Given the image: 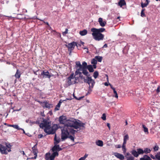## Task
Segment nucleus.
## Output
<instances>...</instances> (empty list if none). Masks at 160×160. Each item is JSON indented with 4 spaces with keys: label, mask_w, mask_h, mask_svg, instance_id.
Segmentation results:
<instances>
[{
    "label": "nucleus",
    "mask_w": 160,
    "mask_h": 160,
    "mask_svg": "<svg viewBox=\"0 0 160 160\" xmlns=\"http://www.w3.org/2000/svg\"><path fill=\"white\" fill-rule=\"evenodd\" d=\"M59 121L60 123L64 124L63 127H60L61 129V139L63 141L67 138L69 133H75L77 129L81 127H84V124L81 122H77L73 118L68 119L66 116H62L59 117Z\"/></svg>",
    "instance_id": "f257e3e1"
},
{
    "label": "nucleus",
    "mask_w": 160,
    "mask_h": 160,
    "mask_svg": "<svg viewBox=\"0 0 160 160\" xmlns=\"http://www.w3.org/2000/svg\"><path fill=\"white\" fill-rule=\"evenodd\" d=\"M40 128L44 129V131L48 134H53L55 131L58 128L57 124H54L51 126V122L47 120L43 119L42 123L40 124Z\"/></svg>",
    "instance_id": "f03ea898"
},
{
    "label": "nucleus",
    "mask_w": 160,
    "mask_h": 160,
    "mask_svg": "<svg viewBox=\"0 0 160 160\" xmlns=\"http://www.w3.org/2000/svg\"><path fill=\"white\" fill-rule=\"evenodd\" d=\"M91 31L92 32V35L93 38L96 41L102 40L103 39L104 35L101 33H98L92 29H91Z\"/></svg>",
    "instance_id": "7ed1b4c3"
},
{
    "label": "nucleus",
    "mask_w": 160,
    "mask_h": 160,
    "mask_svg": "<svg viewBox=\"0 0 160 160\" xmlns=\"http://www.w3.org/2000/svg\"><path fill=\"white\" fill-rule=\"evenodd\" d=\"M87 79L83 78L84 82L87 83L89 85V89L91 88H92L95 84V82L94 80L92 79L91 77H87Z\"/></svg>",
    "instance_id": "20e7f679"
},
{
    "label": "nucleus",
    "mask_w": 160,
    "mask_h": 160,
    "mask_svg": "<svg viewBox=\"0 0 160 160\" xmlns=\"http://www.w3.org/2000/svg\"><path fill=\"white\" fill-rule=\"evenodd\" d=\"M75 81V78H74L73 73L71 74L67 79V83L69 85L76 83Z\"/></svg>",
    "instance_id": "39448f33"
},
{
    "label": "nucleus",
    "mask_w": 160,
    "mask_h": 160,
    "mask_svg": "<svg viewBox=\"0 0 160 160\" xmlns=\"http://www.w3.org/2000/svg\"><path fill=\"white\" fill-rule=\"evenodd\" d=\"M58 152H54L51 155L50 153H47L46 154V157L47 159L50 160H54L56 156H58Z\"/></svg>",
    "instance_id": "423d86ee"
},
{
    "label": "nucleus",
    "mask_w": 160,
    "mask_h": 160,
    "mask_svg": "<svg viewBox=\"0 0 160 160\" xmlns=\"http://www.w3.org/2000/svg\"><path fill=\"white\" fill-rule=\"evenodd\" d=\"M83 68H84V67H80L77 69L76 71L75 72V76L79 75V77L82 79L83 78V76L82 75V72L83 70Z\"/></svg>",
    "instance_id": "0eeeda50"
},
{
    "label": "nucleus",
    "mask_w": 160,
    "mask_h": 160,
    "mask_svg": "<svg viewBox=\"0 0 160 160\" xmlns=\"http://www.w3.org/2000/svg\"><path fill=\"white\" fill-rule=\"evenodd\" d=\"M80 45V44H77L76 42H72L71 43H69L68 45H66V46L68 48V49H73L74 48V47L75 46H76L77 47L78 46V45Z\"/></svg>",
    "instance_id": "6e6552de"
},
{
    "label": "nucleus",
    "mask_w": 160,
    "mask_h": 160,
    "mask_svg": "<svg viewBox=\"0 0 160 160\" xmlns=\"http://www.w3.org/2000/svg\"><path fill=\"white\" fill-rule=\"evenodd\" d=\"M32 153L34 154V157H31L30 158L32 159H36L37 156V153L38 152V150L36 148L35 146L32 147Z\"/></svg>",
    "instance_id": "1a4fd4ad"
},
{
    "label": "nucleus",
    "mask_w": 160,
    "mask_h": 160,
    "mask_svg": "<svg viewBox=\"0 0 160 160\" xmlns=\"http://www.w3.org/2000/svg\"><path fill=\"white\" fill-rule=\"evenodd\" d=\"M62 150V148H61L59 145L57 144H54V146L52 148V151L54 152H58Z\"/></svg>",
    "instance_id": "9d476101"
},
{
    "label": "nucleus",
    "mask_w": 160,
    "mask_h": 160,
    "mask_svg": "<svg viewBox=\"0 0 160 160\" xmlns=\"http://www.w3.org/2000/svg\"><path fill=\"white\" fill-rule=\"evenodd\" d=\"M41 75L42 76L43 78H50L51 77V75L49 74L48 71H43L41 73Z\"/></svg>",
    "instance_id": "9b49d317"
},
{
    "label": "nucleus",
    "mask_w": 160,
    "mask_h": 160,
    "mask_svg": "<svg viewBox=\"0 0 160 160\" xmlns=\"http://www.w3.org/2000/svg\"><path fill=\"white\" fill-rule=\"evenodd\" d=\"M0 152L3 154H7L8 152L6 147L1 144H0Z\"/></svg>",
    "instance_id": "f8f14e48"
},
{
    "label": "nucleus",
    "mask_w": 160,
    "mask_h": 160,
    "mask_svg": "<svg viewBox=\"0 0 160 160\" xmlns=\"http://www.w3.org/2000/svg\"><path fill=\"white\" fill-rule=\"evenodd\" d=\"M98 22L100 26L102 27H104L106 24V22L105 20H103L102 18H100L98 19Z\"/></svg>",
    "instance_id": "ddd939ff"
},
{
    "label": "nucleus",
    "mask_w": 160,
    "mask_h": 160,
    "mask_svg": "<svg viewBox=\"0 0 160 160\" xmlns=\"http://www.w3.org/2000/svg\"><path fill=\"white\" fill-rule=\"evenodd\" d=\"M114 155L117 158L120 159V160H124V157L122 154L117 152H115L114 153Z\"/></svg>",
    "instance_id": "4468645a"
},
{
    "label": "nucleus",
    "mask_w": 160,
    "mask_h": 160,
    "mask_svg": "<svg viewBox=\"0 0 160 160\" xmlns=\"http://www.w3.org/2000/svg\"><path fill=\"white\" fill-rule=\"evenodd\" d=\"M91 29L94 30L97 32H98V33H101V32H104L105 31V29L104 28H101L99 29H97L94 28H92Z\"/></svg>",
    "instance_id": "2eb2a0df"
},
{
    "label": "nucleus",
    "mask_w": 160,
    "mask_h": 160,
    "mask_svg": "<svg viewBox=\"0 0 160 160\" xmlns=\"http://www.w3.org/2000/svg\"><path fill=\"white\" fill-rule=\"evenodd\" d=\"M97 60L95 58H93L91 61V63L93 64V68L95 69L96 68V64L97 63Z\"/></svg>",
    "instance_id": "dca6fc26"
},
{
    "label": "nucleus",
    "mask_w": 160,
    "mask_h": 160,
    "mask_svg": "<svg viewBox=\"0 0 160 160\" xmlns=\"http://www.w3.org/2000/svg\"><path fill=\"white\" fill-rule=\"evenodd\" d=\"M42 105L44 108H49L50 107V105L47 102H42Z\"/></svg>",
    "instance_id": "f3484780"
},
{
    "label": "nucleus",
    "mask_w": 160,
    "mask_h": 160,
    "mask_svg": "<svg viewBox=\"0 0 160 160\" xmlns=\"http://www.w3.org/2000/svg\"><path fill=\"white\" fill-rule=\"evenodd\" d=\"M54 144H58L61 141V139L59 138H57L56 134H55L54 138Z\"/></svg>",
    "instance_id": "a211bd4d"
},
{
    "label": "nucleus",
    "mask_w": 160,
    "mask_h": 160,
    "mask_svg": "<svg viewBox=\"0 0 160 160\" xmlns=\"http://www.w3.org/2000/svg\"><path fill=\"white\" fill-rule=\"evenodd\" d=\"M21 75L20 72L18 69H17L14 76L17 78H20Z\"/></svg>",
    "instance_id": "6ab92c4d"
},
{
    "label": "nucleus",
    "mask_w": 160,
    "mask_h": 160,
    "mask_svg": "<svg viewBox=\"0 0 160 160\" xmlns=\"http://www.w3.org/2000/svg\"><path fill=\"white\" fill-rule=\"evenodd\" d=\"M140 160H152V159L148 156L145 155L143 158H140Z\"/></svg>",
    "instance_id": "aec40b11"
},
{
    "label": "nucleus",
    "mask_w": 160,
    "mask_h": 160,
    "mask_svg": "<svg viewBox=\"0 0 160 160\" xmlns=\"http://www.w3.org/2000/svg\"><path fill=\"white\" fill-rule=\"evenodd\" d=\"M96 144L99 146L102 147L103 146V142L100 140H98L96 142Z\"/></svg>",
    "instance_id": "412c9836"
},
{
    "label": "nucleus",
    "mask_w": 160,
    "mask_h": 160,
    "mask_svg": "<svg viewBox=\"0 0 160 160\" xmlns=\"http://www.w3.org/2000/svg\"><path fill=\"white\" fill-rule=\"evenodd\" d=\"M126 4V3L124 0H120L118 3V5L120 6L121 7Z\"/></svg>",
    "instance_id": "4be33fe9"
},
{
    "label": "nucleus",
    "mask_w": 160,
    "mask_h": 160,
    "mask_svg": "<svg viewBox=\"0 0 160 160\" xmlns=\"http://www.w3.org/2000/svg\"><path fill=\"white\" fill-rule=\"evenodd\" d=\"M93 65H88L87 66V69H88L90 72H92L94 71Z\"/></svg>",
    "instance_id": "5701e85b"
},
{
    "label": "nucleus",
    "mask_w": 160,
    "mask_h": 160,
    "mask_svg": "<svg viewBox=\"0 0 160 160\" xmlns=\"http://www.w3.org/2000/svg\"><path fill=\"white\" fill-rule=\"evenodd\" d=\"M87 33V31L86 30L84 29L82 31L79 32V34L81 36H84Z\"/></svg>",
    "instance_id": "b1692460"
},
{
    "label": "nucleus",
    "mask_w": 160,
    "mask_h": 160,
    "mask_svg": "<svg viewBox=\"0 0 160 160\" xmlns=\"http://www.w3.org/2000/svg\"><path fill=\"white\" fill-rule=\"evenodd\" d=\"M129 139V136L128 135H125L124 137L123 142V144H126V143L127 141Z\"/></svg>",
    "instance_id": "393cba45"
},
{
    "label": "nucleus",
    "mask_w": 160,
    "mask_h": 160,
    "mask_svg": "<svg viewBox=\"0 0 160 160\" xmlns=\"http://www.w3.org/2000/svg\"><path fill=\"white\" fill-rule=\"evenodd\" d=\"M131 153L135 157H137L138 156V153L137 151L135 150H132Z\"/></svg>",
    "instance_id": "a878e982"
},
{
    "label": "nucleus",
    "mask_w": 160,
    "mask_h": 160,
    "mask_svg": "<svg viewBox=\"0 0 160 160\" xmlns=\"http://www.w3.org/2000/svg\"><path fill=\"white\" fill-rule=\"evenodd\" d=\"M6 148L7 149L8 152L11 151V145L9 143H6Z\"/></svg>",
    "instance_id": "bb28decb"
},
{
    "label": "nucleus",
    "mask_w": 160,
    "mask_h": 160,
    "mask_svg": "<svg viewBox=\"0 0 160 160\" xmlns=\"http://www.w3.org/2000/svg\"><path fill=\"white\" fill-rule=\"evenodd\" d=\"M83 70L82 73H83L84 75L88 76V72L87 71V68H83Z\"/></svg>",
    "instance_id": "cd10ccee"
},
{
    "label": "nucleus",
    "mask_w": 160,
    "mask_h": 160,
    "mask_svg": "<svg viewBox=\"0 0 160 160\" xmlns=\"http://www.w3.org/2000/svg\"><path fill=\"white\" fill-rule=\"evenodd\" d=\"M9 127H12L17 130L19 129V127L17 125L10 124L8 125Z\"/></svg>",
    "instance_id": "c85d7f7f"
},
{
    "label": "nucleus",
    "mask_w": 160,
    "mask_h": 160,
    "mask_svg": "<svg viewBox=\"0 0 160 160\" xmlns=\"http://www.w3.org/2000/svg\"><path fill=\"white\" fill-rule=\"evenodd\" d=\"M95 58L97 60L98 62H101L102 60V57H101L99 56H95Z\"/></svg>",
    "instance_id": "c756f323"
},
{
    "label": "nucleus",
    "mask_w": 160,
    "mask_h": 160,
    "mask_svg": "<svg viewBox=\"0 0 160 160\" xmlns=\"http://www.w3.org/2000/svg\"><path fill=\"white\" fill-rule=\"evenodd\" d=\"M137 151L138 154V155L140 154H142L144 153L143 150L141 148L137 149Z\"/></svg>",
    "instance_id": "7c9ffc66"
},
{
    "label": "nucleus",
    "mask_w": 160,
    "mask_h": 160,
    "mask_svg": "<svg viewBox=\"0 0 160 160\" xmlns=\"http://www.w3.org/2000/svg\"><path fill=\"white\" fill-rule=\"evenodd\" d=\"M142 128L144 129V132H145L146 133L148 134V128L147 127H146L145 125H142Z\"/></svg>",
    "instance_id": "2f4dec72"
},
{
    "label": "nucleus",
    "mask_w": 160,
    "mask_h": 160,
    "mask_svg": "<svg viewBox=\"0 0 160 160\" xmlns=\"http://www.w3.org/2000/svg\"><path fill=\"white\" fill-rule=\"evenodd\" d=\"M151 150L150 149H148V148H146L143 150V152L144 153L147 154L148 153H150L151 152Z\"/></svg>",
    "instance_id": "473e14b6"
},
{
    "label": "nucleus",
    "mask_w": 160,
    "mask_h": 160,
    "mask_svg": "<svg viewBox=\"0 0 160 160\" xmlns=\"http://www.w3.org/2000/svg\"><path fill=\"white\" fill-rule=\"evenodd\" d=\"M122 148L123 153L125 154L126 152L127 151L126 148L125 147V144H122Z\"/></svg>",
    "instance_id": "72a5a7b5"
},
{
    "label": "nucleus",
    "mask_w": 160,
    "mask_h": 160,
    "mask_svg": "<svg viewBox=\"0 0 160 160\" xmlns=\"http://www.w3.org/2000/svg\"><path fill=\"white\" fill-rule=\"evenodd\" d=\"M76 67L77 69L80 67H81L82 66L79 61L76 62Z\"/></svg>",
    "instance_id": "f704fd0d"
},
{
    "label": "nucleus",
    "mask_w": 160,
    "mask_h": 160,
    "mask_svg": "<svg viewBox=\"0 0 160 160\" xmlns=\"http://www.w3.org/2000/svg\"><path fill=\"white\" fill-rule=\"evenodd\" d=\"M98 72L97 71H95L93 73V76L95 79H96L98 77Z\"/></svg>",
    "instance_id": "c9c22d12"
},
{
    "label": "nucleus",
    "mask_w": 160,
    "mask_h": 160,
    "mask_svg": "<svg viewBox=\"0 0 160 160\" xmlns=\"http://www.w3.org/2000/svg\"><path fill=\"white\" fill-rule=\"evenodd\" d=\"M156 158L158 160H160V152L158 153L156 155Z\"/></svg>",
    "instance_id": "e433bc0d"
},
{
    "label": "nucleus",
    "mask_w": 160,
    "mask_h": 160,
    "mask_svg": "<svg viewBox=\"0 0 160 160\" xmlns=\"http://www.w3.org/2000/svg\"><path fill=\"white\" fill-rule=\"evenodd\" d=\"M70 133H72V134H74V133H69V134H70ZM69 134L68 136V137L67 138H69L71 140H72V141H74V138L72 136H69Z\"/></svg>",
    "instance_id": "4c0bfd02"
},
{
    "label": "nucleus",
    "mask_w": 160,
    "mask_h": 160,
    "mask_svg": "<svg viewBox=\"0 0 160 160\" xmlns=\"http://www.w3.org/2000/svg\"><path fill=\"white\" fill-rule=\"evenodd\" d=\"M82 67H84V68H87L88 66H87V63L85 62H83L82 63Z\"/></svg>",
    "instance_id": "58836bf2"
},
{
    "label": "nucleus",
    "mask_w": 160,
    "mask_h": 160,
    "mask_svg": "<svg viewBox=\"0 0 160 160\" xmlns=\"http://www.w3.org/2000/svg\"><path fill=\"white\" fill-rule=\"evenodd\" d=\"M144 9H143L141 11V16L142 17H145V14L144 12Z\"/></svg>",
    "instance_id": "ea45409f"
},
{
    "label": "nucleus",
    "mask_w": 160,
    "mask_h": 160,
    "mask_svg": "<svg viewBox=\"0 0 160 160\" xmlns=\"http://www.w3.org/2000/svg\"><path fill=\"white\" fill-rule=\"evenodd\" d=\"M127 160H134V157L131 156L130 157H126Z\"/></svg>",
    "instance_id": "a19ab883"
},
{
    "label": "nucleus",
    "mask_w": 160,
    "mask_h": 160,
    "mask_svg": "<svg viewBox=\"0 0 160 160\" xmlns=\"http://www.w3.org/2000/svg\"><path fill=\"white\" fill-rule=\"evenodd\" d=\"M101 118L103 120H106V116L105 113L103 114L101 117Z\"/></svg>",
    "instance_id": "79ce46f5"
},
{
    "label": "nucleus",
    "mask_w": 160,
    "mask_h": 160,
    "mask_svg": "<svg viewBox=\"0 0 160 160\" xmlns=\"http://www.w3.org/2000/svg\"><path fill=\"white\" fill-rule=\"evenodd\" d=\"M147 6V5L146 4V3H141V7H142V8H143L144 7H146Z\"/></svg>",
    "instance_id": "37998d69"
},
{
    "label": "nucleus",
    "mask_w": 160,
    "mask_h": 160,
    "mask_svg": "<svg viewBox=\"0 0 160 160\" xmlns=\"http://www.w3.org/2000/svg\"><path fill=\"white\" fill-rule=\"evenodd\" d=\"M158 146H156L153 148V149L155 151H158Z\"/></svg>",
    "instance_id": "c03bdc74"
},
{
    "label": "nucleus",
    "mask_w": 160,
    "mask_h": 160,
    "mask_svg": "<svg viewBox=\"0 0 160 160\" xmlns=\"http://www.w3.org/2000/svg\"><path fill=\"white\" fill-rule=\"evenodd\" d=\"M76 76L75 75V76H74V78H75V82L76 83H77V81H79V78L78 77H76L75 76Z\"/></svg>",
    "instance_id": "a18cd8bd"
},
{
    "label": "nucleus",
    "mask_w": 160,
    "mask_h": 160,
    "mask_svg": "<svg viewBox=\"0 0 160 160\" xmlns=\"http://www.w3.org/2000/svg\"><path fill=\"white\" fill-rule=\"evenodd\" d=\"M107 80H108V82H105L104 83V85L105 86H108V85H109V83L108 82V78H107Z\"/></svg>",
    "instance_id": "49530a36"
},
{
    "label": "nucleus",
    "mask_w": 160,
    "mask_h": 160,
    "mask_svg": "<svg viewBox=\"0 0 160 160\" xmlns=\"http://www.w3.org/2000/svg\"><path fill=\"white\" fill-rule=\"evenodd\" d=\"M156 92H160V86H158L157 89H156Z\"/></svg>",
    "instance_id": "de8ad7c7"
},
{
    "label": "nucleus",
    "mask_w": 160,
    "mask_h": 160,
    "mask_svg": "<svg viewBox=\"0 0 160 160\" xmlns=\"http://www.w3.org/2000/svg\"><path fill=\"white\" fill-rule=\"evenodd\" d=\"M73 97H74V98H76L77 100H80L83 98V97H79V98H77L75 96H74V95H73Z\"/></svg>",
    "instance_id": "09e8293b"
},
{
    "label": "nucleus",
    "mask_w": 160,
    "mask_h": 160,
    "mask_svg": "<svg viewBox=\"0 0 160 160\" xmlns=\"http://www.w3.org/2000/svg\"><path fill=\"white\" fill-rule=\"evenodd\" d=\"M131 156L129 152H127L126 153L125 157H130Z\"/></svg>",
    "instance_id": "8fccbe9b"
},
{
    "label": "nucleus",
    "mask_w": 160,
    "mask_h": 160,
    "mask_svg": "<svg viewBox=\"0 0 160 160\" xmlns=\"http://www.w3.org/2000/svg\"><path fill=\"white\" fill-rule=\"evenodd\" d=\"M68 29L67 28H66L65 29V31L63 32V34H67L68 33Z\"/></svg>",
    "instance_id": "3c124183"
},
{
    "label": "nucleus",
    "mask_w": 160,
    "mask_h": 160,
    "mask_svg": "<svg viewBox=\"0 0 160 160\" xmlns=\"http://www.w3.org/2000/svg\"><path fill=\"white\" fill-rule=\"evenodd\" d=\"M19 129H18V130H22L23 131V133H24V134H26V135H28L27 134H26L25 133V131H24V130L22 128H19Z\"/></svg>",
    "instance_id": "603ef678"
},
{
    "label": "nucleus",
    "mask_w": 160,
    "mask_h": 160,
    "mask_svg": "<svg viewBox=\"0 0 160 160\" xmlns=\"http://www.w3.org/2000/svg\"><path fill=\"white\" fill-rule=\"evenodd\" d=\"M150 156L153 159H155V158H156V156L155 157L154 156H153V155H152V154H150Z\"/></svg>",
    "instance_id": "864d4df0"
},
{
    "label": "nucleus",
    "mask_w": 160,
    "mask_h": 160,
    "mask_svg": "<svg viewBox=\"0 0 160 160\" xmlns=\"http://www.w3.org/2000/svg\"><path fill=\"white\" fill-rule=\"evenodd\" d=\"M109 85L110 86L111 88L113 90L115 89L112 86V85H111L110 83H109Z\"/></svg>",
    "instance_id": "5fc2aeb1"
},
{
    "label": "nucleus",
    "mask_w": 160,
    "mask_h": 160,
    "mask_svg": "<svg viewBox=\"0 0 160 160\" xmlns=\"http://www.w3.org/2000/svg\"><path fill=\"white\" fill-rule=\"evenodd\" d=\"M43 137V135L42 134H40L38 135L39 138H41Z\"/></svg>",
    "instance_id": "6e6d98bb"
},
{
    "label": "nucleus",
    "mask_w": 160,
    "mask_h": 160,
    "mask_svg": "<svg viewBox=\"0 0 160 160\" xmlns=\"http://www.w3.org/2000/svg\"><path fill=\"white\" fill-rule=\"evenodd\" d=\"M150 2V1L149 0H146V4L148 5L149 2Z\"/></svg>",
    "instance_id": "4d7b16f0"
},
{
    "label": "nucleus",
    "mask_w": 160,
    "mask_h": 160,
    "mask_svg": "<svg viewBox=\"0 0 160 160\" xmlns=\"http://www.w3.org/2000/svg\"><path fill=\"white\" fill-rule=\"evenodd\" d=\"M107 126L108 127L109 129L110 130V124L109 123H107Z\"/></svg>",
    "instance_id": "13d9d810"
},
{
    "label": "nucleus",
    "mask_w": 160,
    "mask_h": 160,
    "mask_svg": "<svg viewBox=\"0 0 160 160\" xmlns=\"http://www.w3.org/2000/svg\"><path fill=\"white\" fill-rule=\"evenodd\" d=\"M85 160V159L84 158H83V157H82L79 159V160Z\"/></svg>",
    "instance_id": "bf43d9fd"
},
{
    "label": "nucleus",
    "mask_w": 160,
    "mask_h": 160,
    "mask_svg": "<svg viewBox=\"0 0 160 160\" xmlns=\"http://www.w3.org/2000/svg\"><path fill=\"white\" fill-rule=\"evenodd\" d=\"M84 49H86L87 50L86 51V52L87 53H88V48L87 47H84L82 48Z\"/></svg>",
    "instance_id": "052dcab7"
},
{
    "label": "nucleus",
    "mask_w": 160,
    "mask_h": 160,
    "mask_svg": "<svg viewBox=\"0 0 160 160\" xmlns=\"http://www.w3.org/2000/svg\"><path fill=\"white\" fill-rule=\"evenodd\" d=\"M63 101H64V100H62L61 99L59 101V103L61 104L62 103V102Z\"/></svg>",
    "instance_id": "680f3d73"
},
{
    "label": "nucleus",
    "mask_w": 160,
    "mask_h": 160,
    "mask_svg": "<svg viewBox=\"0 0 160 160\" xmlns=\"http://www.w3.org/2000/svg\"><path fill=\"white\" fill-rule=\"evenodd\" d=\"M61 104H60V103H58V105H57V107H58V108H59L60 107V106L61 105Z\"/></svg>",
    "instance_id": "e2e57ef3"
},
{
    "label": "nucleus",
    "mask_w": 160,
    "mask_h": 160,
    "mask_svg": "<svg viewBox=\"0 0 160 160\" xmlns=\"http://www.w3.org/2000/svg\"><path fill=\"white\" fill-rule=\"evenodd\" d=\"M88 154H85V155L83 157V158H84L85 159L87 158V157H88Z\"/></svg>",
    "instance_id": "0e129e2a"
},
{
    "label": "nucleus",
    "mask_w": 160,
    "mask_h": 160,
    "mask_svg": "<svg viewBox=\"0 0 160 160\" xmlns=\"http://www.w3.org/2000/svg\"><path fill=\"white\" fill-rule=\"evenodd\" d=\"M115 96H114L115 97L118 98V96L117 93H116V94H115Z\"/></svg>",
    "instance_id": "69168bd1"
},
{
    "label": "nucleus",
    "mask_w": 160,
    "mask_h": 160,
    "mask_svg": "<svg viewBox=\"0 0 160 160\" xmlns=\"http://www.w3.org/2000/svg\"><path fill=\"white\" fill-rule=\"evenodd\" d=\"M113 93L115 94H116V93H117L115 89L114 90H113Z\"/></svg>",
    "instance_id": "338daca9"
},
{
    "label": "nucleus",
    "mask_w": 160,
    "mask_h": 160,
    "mask_svg": "<svg viewBox=\"0 0 160 160\" xmlns=\"http://www.w3.org/2000/svg\"><path fill=\"white\" fill-rule=\"evenodd\" d=\"M107 45L106 44H105L104 45L103 48H107Z\"/></svg>",
    "instance_id": "774afa93"
}]
</instances>
